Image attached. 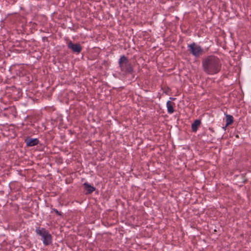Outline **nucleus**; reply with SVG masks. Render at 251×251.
<instances>
[{"instance_id": "obj_12", "label": "nucleus", "mask_w": 251, "mask_h": 251, "mask_svg": "<svg viewBox=\"0 0 251 251\" xmlns=\"http://www.w3.org/2000/svg\"><path fill=\"white\" fill-rule=\"evenodd\" d=\"M170 99L175 100V99H173V98H170Z\"/></svg>"}, {"instance_id": "obj_7", "label": "nucleus", "mask_w": 251, "mask_h": 251, "mask_svg": "<svg viewBox=\"0 0 251 251\" xmlns=\"http://www.w3.org/2000/svg\"><path fill=\"white\" fill-rule=\"evenodd\" d=\"M201 121L196 120L192 124V130L193 132H196L198 130L199 126L201 125Z\"/></svg>"}, {"instance_id": "obj_6", "label": "nucleus", "mask_w": 251, "mask_h": 251, "mask_svg": "<svg viewBox=\"0 0 251 251\" xmlns=\"http://www.w3.org/2000/svg\"><path fill=\"white\" fill-rule=\"evenodd\" d=\"M28 146H33L38 144L39 141L37 139L27 138L25 140Z\"/></svg>"}, {"instance_id": "obj_10", "label": "nucleus", "mask_w": 251, "mask_h": 251, "mask_svg": "<svg viewBox=\"0 0 251 251\" xmlns=\"http://www.w3.org/2000/svg\"><path fill=\"white\" fill-rule=\"evenodd\" d=\"M173 105L174 103L171 102V101H168L167 102L168 111L170 113H172L174 111Z\"/></svg>"}, {"instance_id": "obj_3", "label": "nucleus", "mask_w": 251, "mask_h": 251, "mask_svg": "<svg viewBox=\"0 0 251 251\" xmlns=\"http://www.w3.org/2000/svg\"><path fill=\"white\" fill-rule=\"evenodd\" d=\"M37 234L41 236L45 245H48L51 243V236L45 228H38L36 230Z\"/></svg>"}, {"instance_id": "obj_8", "label": "nucleus", "mask_w": 251, "mask_h": 251, "mask_svg": "<svg viewBox=\"0 0 251 251\" xmlns=\"http://www.w3.org/2000/svg\"><path fill=\"white\" fill-rule=\"evenodd\" d=\"M84 185H85V189L87 191L86 194H91L95 190V188L94 187L87 183H85Z\"/></svg>"}, {"instance_id": "obj_2", "label": "nucleus", "mask_w": 251, "mask_h": 251, "mask_svg": "<svg viewBox=\"0 0 251 251\" xmlns=\"http://www.w3.org/2000/svg\"><path fill=\"white\" fill-rule=\"evenodd\" d=\"M119 65L121 70L126 73H130L133 69L130 63L129 62L127 58L125 55H123L120 59Z\"/></svg>"}, {"instance_id": "obj_5", "label": "nucleus", "mask_w": 251, "mask_h": 251, "mask_svg": "<svg viewBox=\"0 0 251 251\" xmlns=\"http://www.w3.org/2000/svg\"><path fill=\"white\" fill-rule=\"evenodd\" d=\"M68 48L71 49L73 51L79 53L81 52L82 48L79 44H73L72 42H69L68 43Z\"/></svg>"}, {"instance_id": "obj_1", "label": "nucleus", "mask_w": 251, "mask_h": 251, "mask_svg": "<svg viewBox=\"0 0 251 251\" xmlns=\"http://www.w3.org/2000/svg\"><path fill=\"white\" fill-rule=\"evenodd\" d=\"M202 63L204 71L209 75L217 74L221 69V63L220 59L213 55L203 58Z\"/></svg>"}, {"instance_id": "obj_4", "label": "nucleus", "mask_w": 251, "mask_h": 251, "mask_svg": "<svg viewBox=\"0 0 251 251\" xmlns=\"http://www.w3.org/2000/svg\"><path fill=\"white\" fill-rule=\"evenodd\" d=\"M191 50V52L195 56H199L202 52V49L200 46L193 43L189 46Z\"/></svg>"}, {"instance_id": "obj_11", "label": "nucleus", "mask_w": 251, "mask_h": 251, "mask_svg": "<svg viewBox=\"0 0 251 251\" xmlns=\"http://www.w3.org/2000/svg\"><path fill=\"white\" fill-rule=\"evenodd\" d=\"M54 211L55 212L56 214H57L59 215H61V213L58 211L57 210L54 209Z\"/></svg>"}, {"instance_id": "obj_9", "label": "nucleus", "mask_w": 251, "mask_h": 251, "mask_svg": "<svg viewBox=\"0 0 251 251\" xmlns=\"http://www.w3.org/2000/svg\"><path fill=\"white\" fill-rule=\"evenodd\" d=\"M226 124L225 127V129H226V126H227L228 125L232 124V123L233 122V118L232 116L229 115H227V114H226Z\"/></svg>"}]
</instances>
